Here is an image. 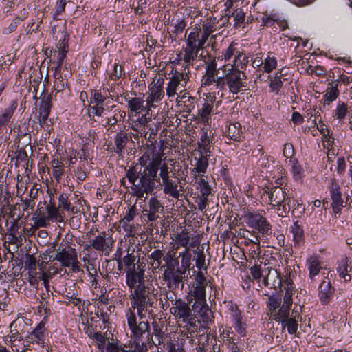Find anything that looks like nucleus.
Returning <instances> with one entry per match:
<instances>
[{
  "label": "nucleus",
  "mask_w": 352,
  "mask_h": 352,
  "mask_svg": "<svg viewBox=\"0 0 352 352\" xmlns=\"http://www.w3.org/2000/svg\"><path fill=\"white\" fill-rule=\"evenodd\" d=\"M195 254H197V257L195 258L196 261V267L199 270V271L204 268L206 269V263H205V254L204 252V250H200L197 248V250L195 251Z\"/></svg>",
  "instance_id": "obj_58"
},
{
  "label": "nucleus",
  "mask_w": 352,
  "mask_h": 352,
  "mask_svg": "<svg viewBox=\"0 0 352 352\" xmlns=\"http://www.w3.org/2000/svg\"><path fill=\"white\" fill-rule=\"evenodd\" d=\"M270 204L274 208H276L280 217H285L291 210V197L286 192V189L280 186L268 188Z\"/></svg>",
  "instance_id": "obj_5"
},
{
  "label": "nucleus",
  "mask_w": 352,
  "mask_h": 352,
  "mask_svg": "<svg viewBox=\"0 0 352 352\" xmlns=\"http://www.w3.org/2000/svg\"><path fill=\"white\" fill-rule=\"evenodd\" d=\"M263 69L267 73L272 72L277 65V60L275 57L268 56L263 61Z\"/></svg>",
  "instance_id": "obj_56"
},
{
  "label": "nucleus",
  "mask_w": 352,
  "mask_h": 352,
  "mask_svg": "<svg viewBox=\"0 0 352 352\" xmlns=\"http://www.w3.org/2000/svg\"><path fill=\"white\" fill-rule=\"evenodd\" d=\"M201 32V27L200 25L196 24L186 37V44L197 46V43H199V36H200Z\"/></svg>",
  "instance_id": "obj_40"
},
{
  "label": "nucleus",
  "mask_w": 352,
  "mask_h": 352,
  "mask_svg": "<svg viewBox=\"0 0 352 352\" xmlns=\"http://www.w3.org/2000/svg\"><path fill=\"white\" fill-rule=\"evenodd\" d=\"M281 305V298H279L278 295L272 294L269 296L267 306L269 307L270 314L272 315V312L277 310L278 308Z\"/></svg>",
  "instance_id": "obj_46"
},
{
  "label": "nucleus",
  "mask_w": 352,
  "mask_h": 352,
  "mask_svg": "<svg viewBox=\"0 0 352 352\" xmlns=\"http://www.w3.org/2000/svg\"><path fill=\"white\" fill-rule=\"evenodd\" d=\"M263 284L265 287H270L271 289L273 288L275 290L279 289L281 290L282 280L280 273L272 267H267V272L264 275L263 280Z\"/></svg>",
  "instance_id": "obj_18"
},
{
  "label": "nucleus",
  "mask_w": 352,
  "mask_h": 352,
  "mask_svg": "<svg viewBox=\"0 0 352 352\" xmlns=\"http://www.w3.org/2000/svg\"><path fill=\"white\" fill-rule=\"evenodd\" d=\"M270 78V91L278 94L283 87V80L280 79L278 76H274L273 78L269 76Z\"/></svg>",
  "instance_id": "obj_55"
},
{
  "label": "nucleus",
  "mask_w": 352,
  "mask_h": 352,
  "mask_svg": "<svg viewBox=\"0 0 352 352\" xmlns=\"http://www.w3.org/2000/svg\"><path fill=\"white\" fill-rule=\"evenodd\" d=\"M190 293L195 300H206V287L192 286Z\"/></svg>",
  "instance_id": "obj_53"
},
{
  "label": "nucleus",
  "mask_w": 352,
  "mask_h": 352,
  "mask_svg": "<svg viewBox=\"0 0 352 352\" xmlns=\"http://www.w3.org/2000/svg\"><path fill=\"white\" fill-rule=\"evenodd\" d=\"M209 323L202 322L200 320H196V326H192L202 336L210 334V328L208 327Z\"/></svg>",
  "instance_id": "obj_61"
},
{
  "label": "nucleus",
  "mask_w": 352,
  "mask_h": 352,
  "mask_svg": "<svg viewBox=\"0 0 352 352\" xmlns=\"http://www.w3.org/2000/svg\"><path fill=\"white\" fill-rule=\"evenodd\" d=\"M190 240V236L187 232H182L177 236L176 243L177 245L184 247L185 249L188 248L187 245Z\"/></svg>",
  "instance_id": "obj_64"
},
{
  "label": "nucleus",
  "mask_w": 352,
  "mask_h": 352,
  "mask_svg": "<svg viewBox=\"0 0 352 352\" xmlns=\"http://www.w3.org/2000/svg\"><path fill=\"white\" fill-rule=\"evenodd\" d=\"M184 274L185 270L179 268H177L175 272H164L162 274L163 280L170 291H176L179 288L180 284H182L183 287V275Z\"/></svg>",
  "instance_id": "obj_11"
},
{
  "label": "nucleus",
  "mask_w": 352,
  "mask_h": 352,
  "mask_svg": "<svg viewBox=\"0 0 352 352\" xmlns=\"http://www.w3.org/2000/svg\"><path fill=\"white\" fill-rule=\"evenodd\" d=\"M292 214L295 218H300L305 212V206L302 203L298 200H292L291 204Z\"/></svg>",
  "instance_id": "obj_43"
},
{
  "label": "nucleus",
  "mask_w": 352,
  "mask_h": 352,
  "mask_svg": "<svg viewBox=\"0 0 352 352\" xmlns=\"http://www.w3.org/2000/svg\"><path fill=\"white\" fill-rule=\"evenodd\" d=\"M227 136L234 141L240 142L243 138V130L239 122L230 124L227 131Z\"/></svg>",
  "instance_id": "obj_32"
},
{
  "label": "nucleus",
  "mask_w": 352,
  "mask_h": 352,
  "mask_svg": "<svg viewBox=\"0 0 352 352\" xmlns=\"http://www.w3.org/2000/svg\"><path fill=\"white\" fill-rule=\"evenodd\" d=\"M267 272V268L266 269H261V265L258 264H254L252 267L250 268V274L254 279L255 280H260V278L263 276Z\"/></svg>",
  "instance_id": "obj_59"
},
{
  "label": "nucleus",
  "mask_w": 352,
  "mask_h": 352,
  "mask_svg": "<svg viewBox=\"0 0 352 352\" xmlns=\"http://www.w3.org/2000/svg\"><path fill=\"white\" fill-rule=\"evenodd\" d=\"M289 162L292 164V172L296 180H299L302 177L303 169L296 158H291Z\"/></svg>",
  "instance_id": "obj_48"
},
{
  "label": "nucleus",
  "mask_w": 352,
  "mask_h": 352,
  "mask_svg": "<svg viewBox=\"0 0 352 352\" xmlns=\"http://www.w3.org/2000/svg\"><path fill=\"white\" fill-rule=\"evenodd\" d=\"M293 234V241L295 246H300L305 241L304 230L299 221H296L290 226Z\"/></svg>",
  "instance_id": "obj_27"
},
{
  "label": "nucleus",
  "mask_w": 352,
  "mask_h": 352,
  "mask_svg": "<svg viewBox=\"0 0 352 352\" xmlns=\"http://www.w3.org/2000/svg\"><path fill=\"white\" fill-rule=\"evenodd\" d=\"M91 242L93 249L102 252L111 251L114 243L111 236H108L104 231L100 232L98 236L91 240Z\"/></svg>",
  "instance_id": "obj_16"
},
{
  "label": "nucleus",
  "mask_w": 352,
  "mask_h": 352,
  "mask_svg": "<svg viewBox=\"0 0 352 352\" xmlns=\"http://www.w3.org/2000/svg\"><path fill=\"white\" fill-rule=\"evenodd\" d=\"M300 316L298 310L293 309L291 316L280 322L282 327L283 329L287 328L289 334L296 333L298 329V320Z\"/></svg>",
  "instance_id": "obj_26"
},
{
  "label": "nucleus",
  "mask_w": 352,
  "mask_h": 352,
  "mask_svg": "<svg viewBox=\"0 0 352 352\" xmlns=\"http://www.w3.org/2000/svg\"><path fill=\"white\" fill-rule=\"evenodd\" d=\"M199 184L200 186V195L198 196L208 198L210 194H212V189L208 184V182L204 179L203 175L200 176Z\"/></svg>",
  "instance_id": "obj_45"
},
{
  "label": "nucleus",
  "mask_w": 352,
  "mask_h": 352,
  "mask_svg": "<svg viewBox=\"0 0 352 352\" xmlns=\"http://www.w3.org/2000/svg\"><path fill=\"white\" fill-rule=\"evenodd\" d=\"M164 212V206L157 197H151L148 202V206L143 210V214L147 217V221H157L160 218V214Z\"/></svg>",
  "instance_id": "obj_12"
},
{
  "label": "nucleus",
  "mask_w": 352,
  "mask_h": 352,
  "mask_svg": "<svg viewBox=\"0 0 352 352\" xmlns=\"http://www.w3.org/2000/svg\"><path fill=\"white\" fill-rule=\"evenodd\" d=\"M348 113V108L346 104L344 102L339 101L335 110V115L340 120H343Z\"/></svg>",
  "instance_id": "obj_54"
},
{
  "label": "nucleus",
  "mask_w": 352,
  "mask_h": 352,
  "mask_svg": "<svg viewBox=\"0 0 352 352\" xmlns=\"http://www.w3.org/2000/svg\"><path fill=\"white\" fill-rule=\"evenodd\" d=\"M44 322H40L33 331L26 336L25 340V342L28 343L26 346H29L30 344L44 345L46 337L48 334Z\"/></svg>",
  "instance_id": "obj_14"
},
{
  "label": "nucleus",
  "mask_w": 352,
  "mask_h": 352,
  "mask_svg": "<svg viewBox=\"0 0 352 352\" xmlns=\"http://www.w3.org/2000/svg\"><path fill=\"white\" fill-rule=\"evenodd\" d=\"M60 48L62 49V52L58 53L56 63L57 66L55 68V72H60L63 63L66 57V54L68 50V46L65 43V39L60 44Z\"/></svg>",
  "instance_id": "obj_50"
},
{
  "label": "nucleus",
  "mask_w": 352,
  "mask_h": 352,
  "mask_svg": "<svg viewBox=\"0 0 352 352\" xmlns=\"http://www.w3.org/2000/svg\"><path fill=\"white\" fill-rule=\"evenodd\" d=\"M170 312L178 318H182L184 322L188 321L190 326H196V320L192 316V309L188 304L179 298L175 300L173 306L170 308Z\"/></svg>",
  "instance_id": "obj_8"
},
{
  "label": "nucleus",
  "mask_w": 352,
  "mask_h": 352,
  "mask_svg": "<svg viewBox=\"0 0 352 352\" xmlns=\"http://www.w3.org/2000/svg\"><path fill=\"white\" fill-rule=\"evenodd\" d=\"M107 96L102 94L100 90L94 89L91 91L90 103L96 104H104Z\"/></svg>",
  "instance_id": "obj_44"
},
{
  "label": "nucleus",
  "mask_w": 352,
  "mask_h": 352,
  "mask_svg": "<svg viewBox=\"0 0 352 352\" xmlns=\"http://www.w3.org/2000/svg\"><path fill=\"white\" fill-rule=\"evenodd\" d=\"M278 309V310L272 312L271 316L276 321L281 322L291 316L289 314L291 307L282 305Z\"/></svg>",
  "instance_id": "obj_39"
},
{
  "label": "nucleus",
  "mask_w": 352,
  "mask_h": 352,
  "mask_svg": "<svg viewBox=\"0 0 352 352\" xmlns=\"http://www.w3.org/2000/svg\"><path fill=\"white\" fill-rule=\"evenodd\" d=\"M188 80V74L175 70L166 87V94L168 97H173L177 91L179 89V86L185 87L186 81Z\"/></svg>",
  "instance_id": "obj_10"
},
{
  "label": "nucleus",
  "mask_w": 352,
  "mask_h": 352,
  "mask_svg": "<svg viewBox=\"0 0 352 352\" xmlns=\"http://www.w3.org/2000/svg\"><path fill=\"white\" fill-rule=\"evenodd\" d=\"M208 156L200 155L198 160L196 162L195 168L192 169V172L195 173V175L197 176V173H205L208 166Z\"/></svg>",
  "instance_id": "obj_41"
},
{
  "label": "nucleus",
  "mask_w": 352,
  "mask_h": 352,
  "mask_svg": "<svg viewBox=\"0 0 352 352\" xmlns=\"http://www.w3.org/2000/svg\"><path fill=\"white\" fill-rule=\"evenodd\" d=\"M244 220L249 227L258 230L263 235L268 234L271 230L270 222L258 212H246L244 214Z\"/></svg>",
  "instance_id": "obj_6"
},
{
  "label": "nucleus",
  "mask_w": 352,
  "mask_h": 352,
  "mask_svg": "<svg viewBox=\"0 0 352 352\" xmlns=\"http://www.w3.org/2000/svg\"><path fill=\"white\" fill-rule=\"evenodd\" d=\"M18 107V102L16 100L10 101L9 107L4 109L3 112L0 114V120L6 125L9 123L15 110Z\"/></svg>",
  "instance_id": "obj_34"
},
{
  "label": "nucleus",
  "mask_w": 352,
  "mask_h": 352,
  "mask_svg": "<svg viewBox=\"0 0 352 352\" xmlns=\"http://www.w3.org/2000/svg\"><path fill=\"white\" fill-rule=\"evenodd\" d=\"M166 254L165 250L160 249H155L148 254V258L150 260L149 263L153 270H162L165 268L163 262L166 261Z\"/></svg>",
  "instance_id": "obj_20"
},
{
  "label": "nucleus",
  "mask_w": 352,
  "mask_h": 352,
  "mask_svg": "<svg viewBox=\"0 0 352 352\" xmlns=\"http://www.w3.org/2000/svg\"><path fill=\"white\" fill-rule=\"evenodd\" d=\"M196 98L188 92L180 90L177 98V106L184 112L190 113L195 107Z\"/></svg>",
  "instance_id": "obj_19"
},
{
  "label": "nucleus",
  "mask_w": 352,
  "mask_h": 352,
  "mask_svg": "<svg viewBox=\"0 0 352 352\" xmlns=\"http://www.w3.org/2000/svg\"><path fill=\"white\" fill-rule=\"evenodd\" d=\"M46 210L47 214L41 212L40 209L35 213L36 217L34 223L40 227H45L47 221L56 219L58 216V208L56 207L54 199L52 198L50 199L49 204L46 206Z\"/></svg>",
  "instance_id": "obj_9"
},
{
  "label": "nucleus",
  "mask_w": 352,
  "mask_h": 352,
  "mask_svg": "<svg viewBox=\"0 0 352 352\" xmlns=\"http://www.w3.org/2000/svg\"><path fill=\"white\" fill-rule=\"evenodd\" d=\"M236 43L232 42L223 54L226 61H229L233 56L234 58L236 57V54L240 52V51L236 49Z\"/></svg>",
  "instance_id": "obj_60"
},
{
  "label": "nucleus",
  "mask_w": 352,
  "mask_h": 352,
  "mask_svg": "<svg viewBox=\"0 0 352 352\" xmlns=\"http://www.w3.org/2000/svg\"><path fill=\"white\" fill-rule=\"evenodd\" d=\"M328 189L332 201L331 207L336 216L341 212L342 208L344 206V201L342 199L340 186L335 177L330 179Z\"/></svg>",
  "instance_id": "obj_7"
},
{
  "label": "nucleus",
  "mask_w": 352,
  "mask_h": 352,
  "mask_svg": "<svg viewBox=\"0 0 352 352\" xmlns=\"http://www.w3.org/2000/svg\"><path fill=\"white\" fill-rule=\"evenodd\" d=\"M179 256L176 257V252L173 250L168 251L166 254L164 272H175L179 268Z\"/></svg>",
  "instance_id": "obj_31"
},
{
  "label": "nucleus",
  "mask_w": 352,
  "mask_h": 352,
  "mask_svg": "<svg viewBox=\"0 0 352 352\" xmlns=\"http://www.w3.org/2000/svg\"><path fill=\"white\" fill-rule=\"evenodd\" d=\"M232 69H238L239 70L243 69L249 63V58L246 54L240 51L239 53L236 54V57H234Z\"/></svg>",
  "instance_id": "obj_37"
},
{
  "label": "nucleus",
  "mask_w": 352,
  "mask_h": 352,
  "mask_svg": "<svg viewBox=\"0 0 352 352\" xmlns=\"http://www.w3.org/2000/svg\"><path fill=\"white\" fill-rule=\"evenodd\" d=\"M246 76L244 72L238 69H229L223 76H220L218 81L217 89L224 91L228 87L229 91L236 94L247 87L244 81Z\"/></svg>",
  "instance_id": "obj_4"
},
{
  "label": "nucleus",
  "mask_w": 352,
  "mask_h": 352,
  "mask_svg": "<svg viewBox=\"0 0 352 352\" xmlns=\"http://www.w3.org/2000/svg\"><path fill=\"white\" fill-rule=\"evenodd\" d=\"M58 202H59L58 207V208H63V209L66 211H71L73 213H75L74 207H71L70 201H69L68 197L66 194L61 193L58 196Z\"/></svg>",
  "instance_id": "obj_51"
},
{
  "label": "nucleus",
  "mask_w": 352,
  "mask_h": 352,
  "mask_svg": "<svg viewBox=\"0 0 352 352\" xmlns=\"http://www.w3.org/2000/svg\"><path fill=\"white\" fill-rule=\"evenodd\" d=\"M28 12L25 8H23L21 10V15H17L14 20L6 28H3V33L4 34H9L13 32H14L18 26V23L19 21H23L28 16Z\"/></svg>",
  "instance_id": "obj_36"
},
{
  "label": "nucleus",
  "mask_w": 352,
  "mask_h": 352,
  "mask_svg": "<svg viewBox=\"0 0 352 352\" xmlns=\"http://www.w3.org/2000/svg\"><path fill=\"white\" fill-rule=\"evenodd\" d=\"M234 19V26L240 27L245 21V13L242 9L236 10L232 14Z\"/></svg>",
  "instance_id": "obj_63"
},
{
  "label": "nucleus",
  "mask_w": 352,
  "mask_h": 352,
  "mask_svg": "<svg viewBox=\"0 0 352 352\" xmlns=\"http://www.w3.org/2000/svg\"><path fill=\"white\" fill-rule=\"evenodd\" d=\"M134 250L130 252V249L129 248L127 254L124 256L122 258V261L123 262L124 266L126 268V270H129V269H136L138 262L135 263L136 257L133 254Z\"/></svg>",
  "instance_id": "obj_42"
},
{
  "label": "nucleus",
  "mask_w": 352,
  "mask_h": 352,
  "mask_svg": "<svg viewBox=\"0 0 352 352\" xmlns=\"http://www.w3.org/2000/svg\"><path fill=\"white\" fill-rule=\"evenodd\" d=\"M145 265L138 261L136 269L126 270V284L129 289H134L129 296L133 304L158 302V290L152 283L145 280Z\"/></svg>",
  "instance_id": "obj_2"
},
{
  "label": "nucleus",
  "mask_w": 352,
  "mask_h": 352,
  "mask_svg": "<svg viewBox=\"0 0 352 352\" xmlns=\"http://www.w3.org/2000/svg\"><path fill=\"white\" fill-rule=\"evenodd\" d=\"M54 77V89L56 90L57 92L63 91L67 82L63 78L60 72H55Z\"/></svg>",
  "instance_id": "obj_49"
},
{
  "label": "nucleus",
  "mask_w": 352,
  "mask_h": 352,
  "mask_svg": "<svg viewBox=\"0 0 352 352\" xmlns=\"http://www.w3.org/2000/svg\"><path fill=\"white\" fill-rule=\"evenodd\" d=\"M124 76L125 73L124 72L123 67L120 65L118 63H115L113 65V70L110 74V79L116 81Z\"/></svg>",
  "instance_id": "obj_57"
},
{
  "label": "nucleus",
  "mask_w": 352,
  "mask_h": 352,
  "mask_svg": "<svg viewBox=\"0 0 352 352\" xmlns=\"http://www.w3.org/2000/svg\"><path fill=\"white\" fill-rule=\"evenodd\" d=\"M219 69L217 67H206V72L201 79L203 87L210 86L214 84L217 89L218 81L220 76H218Z\"/></svg>",
  "instance_id": "obj_25"
},
{
  "label": "nucleus",
  "mask_w": 352,
  "mask_h": 352,
  "mask_svg": "<svg viewBox=\"0 0 352 352\" xmlns=\"http://www.w3.org/2000/svg\"><path fill=\"white\" fill-rule=\"evenodd\" d=\"M352 270V267L349 265L348 258H344L338 263L337 267V272L340 278L343 279L344 282H349L351 280V276L349 274Z\"/></svg>",
  "instance_id": "obj_28"
},
{
  "label": "nucleus",
  "mask_w": 352,
  "mask_h": 352,
  "mask_svg": "<svg viewBox=\"0 0 352 352\" xmlns=\"http://www.w3.org/2000/svg\"><path fill=\"white\" fill-rule=\"evenodd\" d=\"M179 183V181H174L170 179L162 182V184L164 186V193L166 195H168L173 198L178 199L180 196V193L178 190Z\"/></svg>",
  "instance_id": "obj_29"
},
{
  "label": "nucleus",
  "mask_w": 352,
  "mask_h": 352,
  "mask_svg": "<svg viewBox=\"0 0 352 352\" xmlns=\"http://www.w3.org/2000/svg\"><path fill=\"white\" fill-rule=\"evenodd\" d=\"M146 157L149 158V156ZM144 158V155L139 160L141 165L140 170L138 165L126 170V177L133 185L134 195L140 199L144 197V194L146 196L155 195L162 188L161 179L164 182L170 179V168L166 163H162L160 157H155L148 160Z\"/></svg>",
  "instance_id": "obj_1"
},
{
  "label": "nucleus",
  "mask_w": 352,
  "mask_h": 352,
  "mask_svg": "<svg viewBox=\"0 0 352 352\" xmlns=\"http://www.w3.org/2000/svg\"><path fill=\"white\" fill-rule=\"evenodd\" d=\"M28 147H29L30 149H32L30 145H26L25 147H22L16 151V166H19L21 162H25L28 160V156L26 151V148Z\"/></svg>",
  "instance_id": "obj_52"
},
{
  "label": "nucleus",
  "mask_w": 352,
  "mask_h": 352,
  "mask_svg": "<svg viewBox=\"0 0 352 352\" xmlns=\"http://www.w3.org/2000/svg\"><path fill=\"white\" fill-rule=\"evenodd\" d=\"M131 138V135L124 131H120L118 132L114 138V143L116 148H114V152L122 155L124 150L126 148L127 142Z\"/></svg>",
  "instance_id": "obj_22"
},
{
  "label": "nucleus",
  "mask_w": 352,
  "mask_h": 352,
  "mask_svg": "<svg viewBox=\"0 0 352 352\" xmlns=\"http://www.w3.org/2000/svg\"><path fill=\"white\" fill-rule=\"evenodd\" d=\"M158 302L133 304L132 307L137 309L138 318L134 311L129 309L126 312L127 324L131 330V338L133 339V344H141L144 338L150 339V324L146 318L145 313H148V316H153L154 309L157 307ZM152 338V336L151 337Z\"/></svg>",
  "instance_id": "obj_3"
},
{
  "label": "nucleus",
  "mask_w": 352,
  "mask_h": 352,
  "mask_svg": "<svg viewBox=\"0 0 352 352\" xmlns=\"http://www.w3.org/2000/svg\"><path fill=\"white\" fill-rule=\"evenodd\" d=\"M307 262L309 263V277L311 280H315V277L320 273L322 269L320 261L316 257L310 258Z\"/></svg>",
  "instance_id": "obj_33"
},
{
  "label": "nucleus",
  "mask_w": 352,
  "mask_h": 352,
  "mask_svg": "<svg viewBox=\"0 0 352 352\" xmlns=\"http://www.w3.org/2000/svg\"><path fill=\"white\" fill-rule=\"evenodd\" d=\"M186 26V23L184 20L179 21L175 25L174 30L170 34V37L173 40H176L178 34H181Z\"/></svg>",
  "instance_id": "obj_62"
},
{
  "label": "nucleus",
  "mask_w": 352,
  "mask_h": 352,
  "mask_svg": "<svg viewBox=\"0 0 352 352\" xmlns=\"http://www.w3.org/2000/svg\"><path fill=\"white\" fill-rule=\"evenodd\" d=\"M107 352H147L146 343L133 344L130 346L118 343L109 342L107 345Z\"/></svg>",
  "instance_id": "obj_17"
},
{
  "label": "nucleus",
  "mask_w": 352,
  "mask_h": 352,
  "mask_svg": "<svg viewBox=\"0 0 352 352\" xmlns=\"http://www.w3.org/2000/svg\"><path fill=\"white\" fill-rule=\"evenodd\" d=\"M150 94L147 98V102L148 104L158 102L162 100L164 96V88L156 87L155 85H150L149 87Z\"/></svg>",
  "instance_id": "obj_35"
},
{
  "label": "nucleus",
  "mask_w": 352,
  "mask_h": 352,
  "mask_svg": "<svg viewBox=\"0 0 352 352\" xmlns=\"http://www.w3.org/2000/svg\"><path fill=\"white\" fill-rule=\"evenodd\" d=\"M216 100V97L212 96L210 94L206 96V100L203 104V107L199 110V116L201 117V121L204 123H208L211 117L212 112L213 103Z\"/></svg>",
  "instance_id": "obj_21"
},
{
  "label": "nucleus",
  "mask_w": 352,
  "mask_h": 352,
  "mask_svg": "<svg viewBox=\"0 0 352 352\" xmlns=\"http://www.w3.org/2000/svg\"><path fill=\"white\" fill-rule=\"evenodd\" d=\"M52 96L47 95L43 96L39 107V116L38 117V122L33 120V123L36 124V131H38L39 129L46 123L51 111L52 108Z\"/></svg>",
  "instance_id": "obj_13"
},
{
  "label": "nucleus",
  "mask_w": 352,
  "mask_h": 352,
  "mask_svg": "<svg viewBox=\"0 0 352 352\" xmlns=\"http://www.w3.org/2000/svg\"><path fill=\"white\" fill-rule=\"evenodd\" d=\"M336 292L330 280L325 277L318 287V298L322 305H328L333 298Z\"/></svg>",
  "instance_id": "obj_15"
},
{
  "label": "nucleus",
  "mask_w": 352,
  "mask_h": 352,
  "mask_svg": "<svg viewBox=\"0 0 352 352\" xmlns=\"http://www.w3.org/2000/svg\"><path fill=\"white\" fill-rule=\"evenodd\" d=\"M51 257H52V261L56 260L60 262L62 266L69 267L73 263L74 255H72L65 248H61V245H60L55 255H52Z\"/></svg>",
  "instance_id": "obj_24"
},
{
  "label": "nucleus",
  "mask_w": 352,
  "mask_h": 352,
  "mask_svg": "<svg viewBox=\"0 0 352 352\" xmlns=\"http://www.w3.org/2000/svg\"><path fill=\"white\" fill-rule=\"evenodd\" d=\"M202 29L212 34L220 29L219 27V21H217V18L214 16H210L205 21H203Z\"/></svg>",
  "instance_id": "obj_38"
},
{
  "label": "nucleus",
  "mask_w": 352,
  "mask_h": 352,
  "mask_svg": "<svg viewBox=\"0 0 352 352\" xmlns=\"http://www.w3.org/2000/svg\"><path fill=\"white\" fill-rule=\"evenodd\" d=\"M201 144H199V148L201 149L200 155L202 154V155L210 156L211 153V151H210V140L206 133L201 135Z\"/></svg>",
  "instance_id": "obj_47"
},
{
  "label": "nucleus",
  "mask_w": 352,
  "mask_h": 352,
  "mask_svg": "<svg viewBox=\"0 0 352 352\" xmlns=\"http://www.w3.org/2000/svg\"><path fill=\"white\" fill-rule=\"evenodd\" d=\"M340 84V80H335L329 83L326 94L324 98L326 102H332L336 100L340 94L338 86Z\"/></svg>",
  "instance_id": "obj_30"
},
{
  "label": "nucleus",
  "mask_w": 352,
  "mask_h": 352,
  "mask_svg": "<svg viewBox=\"0 0 352 352\" xmlns=\"http://www.w3.org/2000/svg\"><path fill=\"white\" fill-rule=\"evenodd\" d=\"M144 100L141 98H132L128 101V107L129 109L128 116L129 118H134L139 113L146 110L144 107Z\"/></svg>",
  "instance_id": "obj_23"
}]
</instances>
